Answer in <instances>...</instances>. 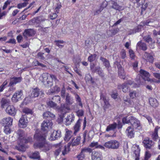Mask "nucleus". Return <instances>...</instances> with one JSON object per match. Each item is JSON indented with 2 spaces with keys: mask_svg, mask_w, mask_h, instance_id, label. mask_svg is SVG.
Listing matches in <instances>:
<instances>
[{
  "mask_svg": "<svg viewBox=\"0 0 160 160\" xmlns=\"http://www.w3.org/2000/svg\"><path fill=\"white\" fill-rule=\"evenodd\" d=\"M117 126V124L116 123L110 124L107 126L106 131L108 132L111 130H113L116 128Z\"/></svg>",
  "mask_w": 160,
  "mask_h": 160,
  "instance_id": "obj_38",
  "label": "nucleus"
},
{
  "mask_svg": "<svg viewBox=\"0 0 160 160\" xmlns=\"http://www.w3.org/2000/svg\"><path fill=\"white\" fill-rule=\"evenodd\" d=\"M158 127H156L154 129V132L152 134V137L154 140L156 141L158 138Z\"/></svg>",
  "mask_w": 160,
  "mask_h": 160,
  "instance_id": "obj_35",
  "label": "nucleus"
},
{
  "mask_svg": "<svg viewBox=\"0 0 160 160\" xmlns=\"http://www.w3.org/2000/svg\"><path fill=\"white\" fill-rule=\"evenodd\" d=\"M95 72H97L98 73L100 76H102L103 73L102 71L100 69L99 67H97L95 68Z\"/></svg>",
  "mask_w": 160,
  "mask_h": 160,
  "instance_id": "obj_51",
  "label": "nucleus"
},
{
  "mask_svg": "<svg viewBox=\"0 0 160 160\" xmlns=\"http://www.w3.org/2000/svg\"><path fill=\"white\" fill-rule=\"evenodd\" d=\"M84 112L83 110L82 109H79L76 112V115L79 117L83 115Z\"/></svg>",
  "mask_w": 160,
  "mask_h": 160,
  "instance_id": "obj_49",
  "label": "nucleus"
},
{
  "mask_svg": "<svg viewBox=\"0 0 160 160\" xmlns=\"http://www.w3.org/2000/svg\"><path fill=\"white\" fill-rule=\"evenodd\" d=\"M57 13L55 12V13H51L50 15V18L51 19H54L55 18H56L58 15H57Z\"/></svg>",
  "mask_w": 160,
  "mask_h": 160,
  "instance_id": "obj_58",
  "label": "nucleus"
},
{
  "mask_svg": "<svg viewBox=\"0 0 160 160\" xmlns=\"http://www.w3.org/2000/svg\"><path fill=\"white\" fill-rule=\"evenodd\" d=\"M61 131L59 130H54L52 133L49 138L51 141L54 140L60 137Z\"/></svg>",
  "mask_w": 160,
  "mask_h": 160,
  "instance_id": "obj_17",
  "label": "nucleus"
},
{
  "mask_svg": "<svg viewBox=\"0 0 160 160\" xmlns=\"http://www.w3.org/2000/svg\"><path fill=\"white\" fill-rule=\"evenodd\" d=\"M29 157L31 158L37 159L40 158L39 153L38 152L36 151L29 155Z\"/></svg>",
  "mask_w": 160,
  "mask_h": 160,
  "instance_id": "obj_33",
  "label": "nucleus"
},
{
  "mask_svg": "<svg viewBox=\"0 0 160 160\" xmlns=\"http://www.w3.org/2000/svg\"><path fill=\"white\" fill-rule=\"evenodd\" d=\"M52 123L48 120L44 121L41 124V129L42 130L47 132L52 128Z\"/></svg>",
  "mask_w": 160,
  "mask_h": 160,
  "instance_id": "obj_8",
  "label": "nucleus"
},
{
  "mask_svg": "<svg viewBox=\"0 0 160 160\" xmlns=\"http://www.w3.org/2000/svg\"><path fill=\"white\" fill-rule=\"evenodd\" d=\"M105 2H103V4L101 6L100 8L99 9L94 11V15H96L98 14L101 12L104 8L107 7L108 4L106 2L104 3Z\"/></svg>",
  "mask_w": 160,
  "mask_h": 160,
  "instance_id": "obj_31",
  "label": "nucleus"
},
{
  "mask_svg": "<svg viewBox=\"0 0 160 160\" xmlns=\"http://www.w3.org/2000/svg\"><path fill=\"white\" fill-rule=\"evenodd\" d=\"M85 152L82 150L81 153L77 156L78 160H82L85 157Z\"/></svg>",
  "mask_w": 160,
  "mask_h": 160,
  "instance_id": "obj_48",
  "label": "nucleus"
},
{
  "mask_svg": "<svg viewBox=\"0 0 160 160\" xmlns=\"http://www.w3.org/2000/svg\"><path fill=\"white\" fill-rule=\"evenodd\" d=\"M85 79L86 82H90L92 83H94V81L90 74H87L85 76Z\"/></svg>",
  "mask_w": 160,
  "mask_h": 160,
  "instance_id": "obj_42",
  "label": "nucleus"
},
{
  "mask_svg": "<svg viewBox=\"0 0 160 160\" xmlns=\"http://www.w3.org/2000/svg\"><path fill=\"white\" fill-rule=\"evenodd\" d=\"M6 112L9 115L14 116L16 113L17 110L12 105H9L7 108Z\"/></svg>",
  "mask_w": 160,
  "mask_h": 160,
  "instance_id": "obj_20",
  "label": "nucleus"
},
{
  "mask_svg": "<svg viewBox=\"0 0 160 160\" xmlns=\"http://www.w3.org/2000/svg\"><path fill=\"white\" fill-rule=\"evenodd\" d=\"M91 148H99L102 150H104V147L101 145L98 144V142H93L91 143L89 145Z\"/></svg>",
  "mask_w": 160,
  "mask_h": 160,
  "instance_id": "obj_29",
  "label": "nucleus"
},
{
  "mask_svg": "<svg viewBox=\"0 0 160 160\" xmlns=\"http://www.w3.org/2000/svg\"><path fill=\"white\" fill-rule=\"evenodd\" d=\"M62 7L61 3H58L57 4L56 6H55L54 9V12L58 13L59 12V10Z\"/></svg>",
  "mask_w": 160,
  "mask_h": 160,
  "instance_id": "obj_47",
  "label": "nucleus"
},
{
  "mask_svg": "<svg viewBox=\"0 0 160 160\" xmlns=\"http://www.w3.org/2000/svg\"><path fill=\"white\" fill-rule=\"evenodd\" d=\"M39 89L37 88H34L32 89L31 95L32 98H35L38 97L39 94Z\"/></svg>",
  "mask_w": 160,
  "mask_h": 160,
  "instance_id": "obj_32",
  "label": "nucleus"
},
{
  "mask_svg": "<svg viewBox=\"0 0 160 160\" xmlns=\"http://www.w3.org/2000/svg\"><path fill=\"white\" fill-rule=\"evenodd\" d=\"M143 39L146 42L150 43H154V42L153 41L150 36L149 35L145 36L143 38Z\"/></svg>",
  "mask_w": 160,
  "mask_h": 160,
  "instance_id": "obj_45",
  "label": "nucleus"
},
{
  "mask_svg": "<svg viewBox=\"0 0 160 160\" xmlns=\"http://www.w3.org/2000/svg\"><path fill=\"white\" fill-rule=\"evenodd\" d=\"M82 121V120L81 119L79 118L73 127V129L74 130L73 134L75 135H76L80 130Z\"/></svg>",
  "mask_w": 160,
  "mask_h": 160,
  "instance_id": "obj_19",
  "label": "nucleus"
},
{
  "mask_svg": "<svg viewBox=\"0 0 160 160\" xmlns=\"http://www.w3.org/2000/svg\"><path fill=\"white\" fill-rule=\"evenodd\" d=\"M18 139V144L15 147V148L17 150L22 152L25 151V144L32 142V138L28 137L25 138L24 136V132L22 130H18L17 131Z\"/></svg>",
  "mask_w": 160,
  "mask_h": 160,
  "instance_id": "obj_2",
  "label": "nucleus"
},
{
  "mask_svg": "<svg viewBox=\"0 0 160 160\" xmlns=\"http://www.w3.org/2000/svg\"><path fill=\"white\" fill-rule=\"evenodd\" d=\"M46 19L42 16H40L38 17L34 18L32 20V22L34 24H36L39 27L40 24L44 22Z\"/></svg>",
  "mask_w": 160,
  "mask_h": 160,
  "instance_id": "obj_11",
  "label": "nucleus"
},
{
  "mask_svg": "<svg viewBox=\"0 0 160 160\" xmlns=\"http://www.w3.org/2000/svg\"><path fill=\"white\" fill-rule=\"evenodd\" d=\"M46 135L44 134L40 133H36L34 136V138L37 140L41 142L38 143H35L34 145V148H39L44 152L49 150L52 148V145L46 141Z\"/></svg>",
  "mask_w": 160,
  "mask_h": 160,
  "instance_id": "obj_1",
  "label": "nucleus"
},
{
  "mask_svg": "<svg viewBox=\"0 0 160 160\" xmlns=\"http://www.w3.org/2000/svg\"><path fill=\"white\" fill-rule=\"evenodd\" d=\"M10 126H6L4 127V131L6 134H9L11 132V130L9 128Z\"/></svg>",
  "mask_w": 160,
  "mask_h": 160,
  "instance_id": "obj_55",
  "label": "nucleus"
},
{
  "mask_svg": "<svg viewBox=\"0 0 160 160\" xmlns=\"http://www.w3.org/2000/svg\"><path fill=\"white\" fill-rule=\"evenodd\" d=\"M81 138L80 136H77L76 138H74L71 141L68 143L67 147H68L69 150V147L70 145L74 146L78 145L79 144L81 140Z\"/></svg>",
  "mask_w": 160,
  "mask_h": 160,
  "instance_id": "obj_15",
  "label": "nucleus"
},
{
  "mask_svg": "<svg viewBox=\"0 0 160 160\" xmlns=\"http://www.w3.org/2000/svg\"><path fill=\"white\" fill-rule=\"evenodd\" d=\"M65 100L66 103L69 105L72 104L74 102L73 98L68 93L66 94Z\"/></svg>",
  "mask_w": 160,
  "mask_h": 160,
  "instance_id": "obj_23",
  "label": "nucleus"
},
{
  "mask_svg": "<svg viewBox=\"0 0 160 160\" xmlns=\"http://www.w3.org/2000/svg\"><path fill=\"white\" fill-rule=\"evenodd\" d=\"M142 24H141V25H138V26L136 28H135V32H134L135 33H136V32H139V31H140L141 30V29L142 27Z\"/></svg>",
  "mask_w": 160,
  "mask_h": 160,
  "instance_id": "obj_62",
  "label": "nucleus"
},
{
  "mask_svg": "<svg viewBox=\"0 0 160 160\" xmlns=\"http://www.w3.org/2000/svg\"><path fill=\"white\" fill-rule=\"evenodd\" d=\"M102 155L100 152L94 151L92 152V160H102Z\"/></svg>",
  "mask_w": 160,
  "mask_h": 160,
  "instance_id": "obj_18",
  "label": "nucleus"
},
{
  "mask_svg": "<svg viewBox=\"0 0 160 160\" xmlns=\"http://www.w3.org/2000/svg\"><path fill=\"white\" fill-rule=\"evenodd\" d=\"M88 131L87 130H85L83 134V143H84L85 141V140L87 138V134L88 133Z\"/></svg>",
  "mask_w": 160,
  "mask_h": 160,
  "instance_id": "obj_59",
  "label": "nucleus"
},
{
  "mask_svg": "<svg viewBox=\"0 0 160 160\" xmlns=\"http://www.w3.org/2000/svg\"><path fill=\"white\" fill-rule=\"evenodd\" d=\"M140 73L142 78L139 79L138 81L141 82H143L144 83L143 85L144 84V81H150V79L149 78L150 75L148 72L143 70L141 69L140 71Z\"/></svg>",
  "mask_w": 160,
  "mask_h": 160,
  "instance_id": "obj_7",
  "label": "nucleus"
},
{
  "mask_svg": "<svg viewBox=\"0 0 160 160\" xmlns=\"http://www.w3.org/2000/svg\"><path fill=\"white\" fill-rule=\"evenodd\" d=\"M100 60L102 62L103 64L106 68H108L110 66V64L109 61L106 58L101 57Z\"/></svg>",
  "mask_w": 160,
  "mask_h": 160,
  "instance_id": "obj_34",
  "label": "nucleus"
},
{
  "mask_svg": "<svg viewBox=\"0 0 160 160\" xmlns=\"http://www.w3.org/2000/svg\"><path fill=\"white\" fill-rule=\"evenodd\" d=\"M137 47H139L143 50L145 51L147 49V47L146 44L141 42H138L137 45Z\"/></svg>",
  "mask_w": 160,
  "mask_h": 160,
  "instance_id": "obj_37",
  "label": "nucleus"
},
{
  "mask_svg": "<svg viewBox=\"0 0 160 160\" xmlns=\"http://www.w3.org/2000/svg\"><path fill=\"white\" fill-rule=\"evenodd\" d=\"M142 58L147 62L152 63L154 61L153 56L152 54L145 52L142 56Z\"/></svg>",
  "mask_w": 160,
  "mask_h": 160,
  "instance_id": "obj_13",
  "label": "nucleus"
},
{
  "mask_svg": "<svg viewBox=\"0 0 160 160\" xmlns=\"http://www.w3.org/2000/svg\"><path fill=\"white\" fill-rule=\"evenodd\" d=\"M112 8L116 10L120 11L123 10L124 9V8L123 7L119 6L116 2L112 1Z\"/></svg>",
  "mask_w": 160,
  "mask_h": 160,
  "instance_id": "obj_24",
  "label": "nucleus"
},
{
  "mask_svg": "<svg viewBox=\"0 0 160 160\" xmlns=\"http://www.w3.org/2000/svg\"><path fill=\"white\" fill-rule=\"evenodd\" d=\"M22 80V78L21 77L11 78L9 86H11L13 85L16 84L17 83L20 82Z\"/></svg>",
  "mask_w": 160,
  "mask_h": 160,
  "instance_id": "obj_21",
  "label": "nucleus"
},
{
  "mask_svg": "<svg viewBox=\"0 0 160 160\" xmlns=\"http://www.w3.org/2000/svg\"><path fill=\"white\" fill-rule=\"evenodd\" d=\"M22 112L26 114H32V110L28 108H25L23 109Z\"/></svg>",
  "mask_w": 160,
  "mask_h": 160,
  "instance_id": "obj_46",
  "label": "nucleus"
},
{
  "mask_svg": "<svg viewBox=\"0 0 160 160\" xmlns=\"http://www.w3.org/2000/svg\"><path fill=\"white\" fill-rule=\"evenodd\" d=\"M122 121L124 124L130 123L135 128L140 129L141 128L139 121L132 115H128L124 117Z\"/></svg>",
  "mask_w": 160,
  "mask_h": 160,
  "instance_id": "obj_3",
  "label": "nucleus"
},
{
  "mask_svg": "<svg viewBox=\"0 0 160 160\" xmlns=\"http://www.w3.org/2000/svg\"><path fill=\"white\" fill-rule=\"evenodd\" d=\"M28 3L29 2H26L20 3L17 5V7L19 9H21L26 7Z\"/></svg>",
  "mask_w": 160,
  "mask_h": 160,
  "instance_id": "obj_50",
  "label": "nucleus"
},
{
  "mask_svg": "<svg viewBox=\"0 0 160 160\" xmlns=\"http://www.w3.org/2000/svg\"><path fill=\"white\" fill-rule=\"evenodd\" d=\"M43 115V117L46 118L49 117L53 118L55 117V115L53 114L49 111L44 112Z\"/></svg>",
  "mask_w": 160,
  "mask_h": 160,
  "instance_id": "obj_39",
  "label": "nucleus"
},
{
  "mask_svg": "<svg viewBox=\"0 0 160 160\" xmlns=\"http://www.w3.org/2000/svg\"><path fill=\"white\" fill-rule=\"evenodd\" d=\"M28 122L27 116L26 115H24L22 116L19 119L18 125L20 128H25L27 126Z\"/></svg>",
  "mask_w": 160,
  "mask_h": 160,
  "instance_id": "obj_10",
  "label": "nucleus"
},
{
  "mask_svg": "<svg viewBox=\"0 0 160 160\" xmlns=\"http://www.w3.org/2000/svg\"><path fill=\"white\" fill-rule=\"evenodd\" d=\"M11 1L10 0H8L4 4V6L3 7L2 9L4 10L7 7L8 5H9L11 2Z\"/></svg>",
  "mask_w": 160,
  "mask_h": 160,
  "instance_id": "obj_56",
  "label": "nucleus"
},
{
  "mask_svg": "<svg viewBox=\"0 0 160 160\" xmlns=\"http://www.w3.org/2000/svg\"><path fill=\"white\" fill-rule=\"evenodd\" d=\"M52 81H53L55 82L56 83H57L59 81L56 76L52 74L50 75V81H52Z\"/></svg>",
  "mask_w": 160,
  "mask_h": 160,
  "instance_id": "obj_54",
  "label": "nucleus"
},
{
  "mask_svg": "<svg viewBox=\"0 0 160 160\" xmlns=\"http://www.w3.org/2000/svg\"><path fill=\"white\" fill-rule=\"evenodd\" d=\"M8 84V81L7 80H5L0 86V92H2L5 89V86Z\"/></svg>",
  "mask_w": 160,
  "mask_h": 160,
  "instance_id": "obj_52",
  "label": "nucleus"
},
{
  "mask_svg": "<svg viewBox=\"0 0 160 160\" xmlns=\"http://www.w3.org/2000/svg\"><path fill=\"white\" fill-rule=\"evenodd\" d=\"M127 103V104H128L130 107H133L134 106V105L133 101L132 100L130 99L129 100Z\"/></svg>",
  "mask_w": 160,
  "mask_h": 160,
  "instance_id": "obj_60",
  "label": "nucleus"
},
{
  "mask_svg": "<svg viewBox=\"0 0 160 160\" xmlns=\"http://www.w3.org/2000/svg\"><path fill=\"white\" fill-rule=\"evenodd\" d=\"M134 148H135V149L134 150L135 160H139L140 157V149L138 146H135Z\"/></svg>",
  "mask_w": 160,
  "mask_h": 160,
  "instance_id": "obj_25",
  "label": "nucleus"
},
{
  "mask_svg": "<svg viewBox=\"0 0 160 160\" xmlns=\"http://www.w3.org/2000/svg\"><path fill=\"white\" fill-rule=\"evenodd\" d=\"M143 116L148 120L150 124L152 122V118L151 117L146 115H144Z\"/></svg>",
  "mask_w": 160,
  "mask_h": 160,
  "instance_id": "obj_63",
  "label": "nucleus"
},
{
  "mask_svg": "<svg viewBox=\"0 0 160 160\" xmlns=\"http://www.w3.org/2000/svg\"><path fill=\"white\" fill-rule=\"evenodd\" d=\"M23 93L22 90H19L16 92L13 95L12 99L13 102H16L22 98Z\"/></svg>",
  "mask_w": 160,
  "mask_h": 160,
  "instance_id": "obj_9",
  "label": "nucleus"
},
{
  "mask_svg": "<svg viewBox=\"0 0 160 160\" xmlns=\"http://www.w3.org/2000/svg\"><path fill=\"white\" fill-rule=\"evenodd\" d=\"M144 147L147 148H150L153 146L154 143L152 140H150L149 138H145L143 141Z\"/></svg>",
  "mask_w": 160,
  "mask_h": 160,
  "instance_id": "obj_16",
  "label": "nucleus"
},
{
  "mask_svg": "<svg viewBox=\"0 0 160 160\" xmlns=\"http://www.w3.org/2000/svg\"><path fill=\"white\" fill-rule=\"evenodd\" d=\"M75 116L73 114H71L67 116L65 119V124L66 125H68L74 120Z\"/></svg>",
  "mask_w": 160,
  "mask_h": 160,
  "instance_id": "obj_22",
  "label": "nucleus"
},
{
  "mask_svg": "<svg viewBox=\"0 0 160 160\" xmlns=\"http://www.w3.org/2000/svg\"><path fill=\"white\" fill-rule=\"evenodd\" d=\"M48 106L54 108H58V106L56 103L52 101H49L47 102Z\"/></svg>",
  "mask_w": 160,
  "mask_h": 160,
  "instance_id": "obj_44",
  "label": "nucleus"
},
{
  "mask_svg": "<svg viewBox=\"0 0 160 160\" xmlns=\"http://www.w3.org/2000/svg\"><path fill=\"white\" fill-rule=\"evenodd\" d=\"M39 80L46 87H51L53 85L52 82L50 81V74L48 73L42 74L39 77Z\"/></svg>",
  "mask_w": 160,
  "mask_h": 160,
  "instance_id": "obj_5",
  "label": "nucleus"
},
{
  "mask_svg": "<svg viewBox=\"0 0 160 160\" xmlns=\"http://www.w3.org/2000/svg\"><path fill=\"white\" fill-rule=\"evenodd\" d=\"M149 102L151 106L156 107L158 105V102L155 98H150L149 99Z\"/></svg>",
  "mask_w": 160,
  "mask_h": 160,
  "instance_id": "obj_28",
  "label": "nucleus"
},
{
  "mask_svg": "<svg viewBox=\"0 0 160 160\" xmlns=\"http://www.w3.org/2000/svg\"><path fill=\"white\" fill-rule=\"evenodd\" d=\"M104 146L106 148L113 149H118L119 146V142L116 140H111L106 142Z\"/></svg>",
  "mask_w": 160,
  "mask_h": 160,
  "instance_id": "obj_6",
  "label": "nucleus"
},
{
  "mask_svg": "<svg viewBox=\"0 0 160 160\" xmlns=\"http://www.w3.org/2000/svg\"><path fill=\"white\" fill-rule=\"evenodd\" d=\"M144 83L141 82L139 81H137V83H134L133 82L132 80H129L127 81L126 82H125L122 84H119L118 85V88L119 89H122L123 92H126L128 91V86L132 85V87L133 88H137L139 87V85H143Z\"/></svg>",
  "mask_w": 160,
  "mask_h": 160,
  "instance_id": "obj_4",
  "label": "nucleus"
},
{
  "mask_svg": "<svg viewBox=\"0 0 160 160\" xmlns=\"http://www.w3.org/2000/svg\"><path fill=\"white\" fill-rule=\"evenodd\" d=\"M96 57V55L95 54L91 55L88 57V60L89 62H92L95 60Z\"/></svg>",
  "mask_w": 160,
  "mask_h": 160,
  "instance_id": "obj_53",
  "label": "nucleus"
},
{
  "mask_svg": "<svg viewBox=\"0 0 160 160\" xmlns=\"http://www.w3.org/2000/svg\"><path fill=\"white\" fill-rule=\"evenodd\" d=\"M100 98L101 99H102L105 104L106 105V106H108V105H109V103L108 99L107 98L106 96L102 93L100 95Z\"/></svg>",
  "mask_w": 160,
  "mask_h": 160,
  "instance_id": "obj_43",
  "label": "nucleus"
},
{
  "mask_svg": "<svg viewBox=\"0 0 160 160\" xmlns=\"http://www.w3.org/2000/svg\"><path fill=\"white\" fill-rule=\"evenodd\" d=\"M126 132L127 136L129 138H131L133 137L134 133L132 128L131 126L128 127L126 129Z\"/></svg>",
  "mask_w": 160,
  "mask_h": 160,
  "instance_id": "obj_27",
  "label": "nucleus"
},
{
  "mask_svg": "<svg viewBox=\"0 0 160 160\" xmlns=\"http://www.w3.org/2000/svg\"><path fill=\"white\" fill-rule=\"evenodd\" d=\"M1 107L2 108H4L9 106L10 101L9 100L2 98L1 102Z\"/></svg>",
  "mask_w": 160,
  "mask_h": 160,
  "instance_id": "obj_26",
  "label": "nucleus"
},
{
  "mask_svg": "<svg viewBox=\"0 0 160 160\" xmlns=\"http://www.w3.org/2000/svg\"><path fill=\"white\" fill-rule=\"evenodd\" d=\"M72 131L68 130L65 134L64 140L66 141H68L72 136Z\"/></svg>",
  "mask_w": 160,
  "mask_h": 160,
  "instance_id": "obj_36",
  "label": "nucleus"
},
{
  "mask_svg": "<svg viewBox=\"0 0 160 160\" xmlns=\"http://www.w3.org/2000/svg\"><path fill=\"white\" fill-rule=\"evenodd\" d=\"M121 55L122 59L126 57V52L124 50H122L121 52Z\"/></svg>",
  "mask_w": 160,
  "mask_h": 160,
  "instance_id": "obj_64",
  "label": "nucleus"
},
{
  "mask_svg": "<svg viewBox=\"0 0 160 160\" xmlns=\"http://www.w3.org/2000/svg\"><path fill=\"white\" fill-rule=\"evenodd\" d=\"M13 119L10 117L4 118L1 121V124L3 126H11L12 124Z\"/></svg>",
  "mask_w": 160,
  "mask_h": 160,
  "instance_id": "obj_12",
  "label": "nucleus"
},
{
  "mask_svg": "<svg viewBox=\"0 0 160 160\" xmlns=\"http://www.w3.org/2000/svg\"><path fill=\"white\" fill-rule=\"evenodd\" d=\"M35 34L34 31L32 29H29L25 30L23 35L25 37L32 36Z\"/></svg>",
  "mask_w": 160,
  "mask_h": 160,
  "instance_id": "obj_30",
  "label": "nucleus"
},
{
  "mask_svg": "<svg viewBox=\"0 0 160 160\" xmlns=\"http://www.w3.org/2000/svg\"><path fill=\"white\" fill-rule=\"evenodd\" d=\"M52 99L53 100H55V101L57 102H60L61 98L60 97L59 95L55 96L52 98Z\"/></svg>",
  "mask_w": 160,
  "mask_h": 160,
  "instance_id": "obj_61",
  "label": "nucleus"
},
{
  "mask_svg": "<svg viewBox=\"0 0 160 160\" xmlns=\"http://www.w3.org/2000/svg\"><path fill=\"white\" fill-rule=\"evenodd\" d=\"M118 74L120 78L123 79H125V74L123 68L122 69H120L119 70H118Z\"/></svg>",
  "mask_w": 160,
  "mask_h": 160,
  "instance_id": "obj_40",
  "label": "nucleus"
},
{
  "mask_svg": "<svg viewBox=\"0 0 160 160\" xmlns=\"http://www.w3.org/2000/svg\"><path fill=\"white\" fill-rule=\"evenodd\" d=\"M129 96L132 99H135L138 96V93L135 91L130 92Z\"/></svg>",
  "mask_w": 160,
  "mask_h": 160,
  "instance_id": "obj_41",
  "label": "nucleus"
},
{
  "mask_svg": "<svg viewBox=\"0 0 160 160\" xmlns=\"http://www.w3.org/2000/svg\"><path fill=\"white\" fill-rule=\"evenodd\" d=\"M129 52L130 57L132 59H134L135 57V55L133 51L132 50L130 49L129 51Z\"/></svg>",
  "mask_w": 160,
  "mask_h": 160,
  "instance_id": "obj_57",
  "label": "nucleus"
},
{
  "mask_svg": "<svg viewBox=\"0 0 160 160\" xmlns=\"http://www.w3.org/2000/svg\"><path fill=\"white\" fill-rule=\"evenodd\" d=\"M69 151V150L68 149V147H67L66 146H64L63 147L62 146L55 150L54 154L56 156H57L59 155L62 151V154L63 155H65Z\"/></svg>",
  "mask_w": 160,
  "mask_h": 160,
  "instance_id": "obj_14",
  "label": "nucleus"
}]
</instances>
